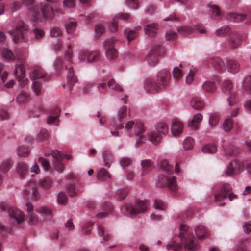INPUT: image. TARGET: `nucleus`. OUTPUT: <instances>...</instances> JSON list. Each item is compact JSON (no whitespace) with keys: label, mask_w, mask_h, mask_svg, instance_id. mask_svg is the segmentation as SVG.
<instances>
[{"label":"nucleus","mask_w":251,"mask_h":251,"mask_svg":"<svg viewBox=\"0 0 251 251\" xmlns=\"http://www.w3.org/2000/svg\"><path fill=\"white\" fill-rule=\"evenodd\" d=\"M54 14V9L48 4L36 5L29 10V15L33 22L38 21L42 17L51 19Z\"/></svg>","instance_id":"nucleus-1"},{"label":"nucleus","mask_w":251,"mask_h":251,"mask_svg":"<svg viewBox=\"0 0 251 251\" xmlns=\"http://www.w3.org/2000/svg\"><path fill=\"white\" fill-rule=\"evenodd\" d=\"M179 237L181 243L188 249L193 251L196 249L197 240L185 225L182 224L180 226Z\"/></svg>","instance_id":"nucleus-2"},{"label":"nucleus","mask_w":251,"mask_h":251,"mask_svg":"<svg viewBox=\"0 0 251 251\" xmlns=\"http://www.w3.org/2000/svg\"><path fill=\"white\" fill-rule=\"evenodd\" d=\"M148 205L149 201L147 200L144 201L137 200L135 205L126 203L122 206L121 210L125 214L136 215L139 213L145 212Z\"/></svg>","instance_id":"nucleus-3"},{"label":"nucleus","mask_w":251,"mask_h":251,"mask_svg":"<svg viewBox=\"0 0 251 251\" xmlns=\"http://www.w3.org/2000/svg\"><path fill=\"white\" fill-rule=\"evenodd\" d=\"M29 26L24 22L20 21L16 25L14 30L8 31V33L13 36L14 43L26 41V32L28 30Z\"/></svg>","instance_id":"nucleus-4"},{"label":"nucleus","mask_w":251,"mask_h":251,"mask_svg":"<svg viewBox=\"0 0 251 251\" xmlns=\"http://www.w3.org/2000/svg\"><path fill=\"white\" fill-rule=\"evenodd\" d=\"M30 76V78L33 81L32 84L33 91L38 95L39 94L42 88L39 80H44L46 76V74L41 67L36 66L33 68Z\"/></svg>","instance_id":"nucleus-5"},{"label":"nucleus","mask_w":251,"mask_h":251,"mask_svg":"<svg viewBox=\"0 0 251 251\" xmlns=\"http://www.w3.org/2000/svg\"><path fill=\"white\" fill-rule=\"evenodd\" d=\"M134 126V129L137 136L136 147H139L146 141V137L143 134L145 132V129L143 123H137L135 125L133 121H129L126 123L125 128L126 130L129 131Z\"/></svg>","instance_id":"nucleus-6"},{"label":"nucleus","mask_w":251,"mask_h":251,"mask_svg":"<svg viewBox=\"0 0 251 251\" xmlns=\"http://www.w3.org/2000/svg\"><path fill=\"white\" fill-rule=\"evenodd\" d=\"M156 129L157 131H151L148 133L149 140L154 145H157L161 140L162 136L160 133L163 134H167L169 127L166 123L161 122L157 124Z\"/></svg>","instance_id":"nucleus-7"},{"label":"nucleus","mask_w":251,"mask_h":251,"mask_svg":"<svg viewBox=\"0 0 251 251\" xmlns=\"http://www.w3.org/2000/svg\"><path fill=\"white\" fill-rule=\"evenodd\" d=\"M222 90L224 93L229 95L227 98L229 106L235 105L238 101V99L232 81L230 80H225L222 84Z\"/></svg>","instance_id":"nucleus-8"},{"label":"nucleus","mask_w":251,"mask_h":251,"mask_svg":"<svg viewBox=\"0 0 251 251\" xmlns=\"http://www.w3.org/2000/svg\"><path fill=\"white\" fill-rule=\"evenodd\" d=\"M157 185L161 188L166 187L172 191H175L177 189L175 176L170 178L163 175H160L158 176Z\"/></svg>","instance_id":"nucleus-9"},{"label":"nucleus","mask_w":251,"mask_h":251,"mask_svg":"<svg viewBox=\"0 0 251 251\" xmlns=\"http://www.w3.org/2000/svg\"><path fill=\"white\" fill-rule=\"evenodd\" d=\"M164 52L165 50L163 46L158 45L154 47L147 56V60L148 64L151 66L155 65L158 61L159 56L163 55Z\"/></svg>","instance_id":"nucleus-10"},{"label":"nucleus","mask_w":251,"mask_h":251,"mask_svg":"<svg viewBox=\"0 0 251 251\" xmlns=\"http://www.w3.org/2000/svg\"><path fill=\"white\" fill-rule=\"evenodd\" d=\"M97 87L98 92L102 95H104L107 91L108 88L112 89L116 91H122V87L114 79L109 80L107 83L105 82H100L97 83Z\"/></svg>","instance_id":"nucleus-11"},{"label":"nucleus","mask_w":251,"mask_h":251,"mask_svg":"<svg viewBox=\"0 0 251 251\" xmlns=\"http://www.w3.org/2000/svg\"><path fill=\"white\" fill-rule=\"evenodd\" d=\"M100 56L98 50L90 51L84 49L80 51L79 58L81 61H87L88 62H93L98 61Z\"/></svg>","instance_id":"nucleus-12"},{"label":"nucleus","mask_w":251,"mask_h":251,"mask_svg":"<svg viewBox=\"0 0 251 251\" xmlns=\"http://www.w3.org/2000/svg\"><path fill=\"white\" fill-rule=\"evenodd\" d=\"M117 41L115 37L106 40L105 42V47L106 49V55L107 58L112 60L117 56V51L115 49L114 43Z\"/></svg>","instance_id":"nucleus-13"},{"label":"nucleus","mask_w":251,"mask_h":251,"mask_svg":"<svg viewBox=\"0 0 251 251\" xmlns=\"http://www.w3.org/2000/svg\"><path fill=\"white\" fill-rule=\"evenodd\" d=\"M170 78L171 75L169 72L166 69H163L157 73L156 80L162 89L165 88L169 85Z\"/></svg>","instance_id":"nucleus-14"},{"label":"nucleus","mask_w":251,"mask_h":251,"mask_svg":"<svg viewBox=\"0 0 251 251\" xmlns=\"http://www.w3.org/2000/svg\"><path fill=\"white\" fill-rule=\"evenodd\" d=\"M195 30H197L201 34L206 33L204 26L201 24L197 25L195 28H192L189 26H184L177 29L178 32L183 35H187L193 33Z\"/></svg>","instance_id":"nucleus-15"},{"label":"nucleus","mask_w":251,"mask_h":251,"mask_svg":"<svg viewBox=\"0 0 251 251\" xmlns=\"http://www.w3.org/2000/svg\"><path fill=\"white\" fill-rule=\"evenodd\" d=\"M50 154H51L54 158V166L55 169L60 173L62 172L64 170V167L61 163V161L62 160L63 157L60 152L58 151L55 150L52 151L50 154H45L46 156H49Z\"/></svg>","instance_id":"nucleus-16"},{"label":"nucleus","mask_w":251,"mask_h":251,"mask_svg":"<svg viewBox=\"0 0 251 251\" xmlns=\"http://www.w3.org/2000/svg\"><path fill=\"white\" fill-rule=\"evenodd\" d=\"M242 42V36L237 33L232 32L230 34L228 38V45L231 49L238 48Z\"/></svg>","instance_id":"nucleus-17"},{"label":"nucleus","mask_w":251,"mask_h":251,"mask_svg":"<svg viewBox=\"0 0 251 251\" xmlns=\"http://www.w3.org/2000/svg\"><path fill=\"white\" fill-rule=\"evenodd\" d=\"M15 76L18 79L20 85L23 87L27 83V79L25 78V71L22 65L16 66L14 71Z\"/></svg>","instance_id":"nucleus-18"},{"label":"nucleus","mask_w":251,"mask_h":251,"mask_svg":"<svg viewBox=\"0 0 251 251\" xmlns=\"http://www.w3.org/2000/svg\"><path fill=\"white\" fill-rule=\"evenodd\" d=\"M144 87L148 92L152 93L157 92L161 89L156 80L151 78L145 81Z\"/></svg>","instance_id":"nucleus-19"},{"label":"nucleus","mask_w":251,"mask_h":251,"mask_svg":"<svg viewBox=\"0 0 251 251\" xmlns=\"http://www.w3.org/2000/svg\"><path fill=\"white\" fill-rule=\"evenodd\" d=\"M8 213L10 218L15 220L18 224L21 223L24 220V213L15 207L8 208Z\"/></svg>","instance_id":"nucleus-20"},{"label":"nucleus","mask_w":251,"mask_h":251,"mask_svg":"<svg viewBox=\"0 0 251 251\" xmlns=\"http://www.w3.org/2000/svg\"><path fill=\"white\" fill-rule=\"evenodd\" d=\"M207 63L211 64L219 72H222L225 70V63L219 57H213L208 59Z\"/></svg>","instance_id":"nucleus-21"},{"label":"nucleus","mask_w":251,"mask_h":251,"mask_svg":"<svg viewBox=\"0 0 251 251\" xmlns=\"http://www.w3.org/2000/svg\"><path fill=\"white\" fill-rule=\"evenodd\" d=\"M66 69H68L67 77V83L69 86L70 90L72 91L73 85L78 82V78L74 73L72 66L68 67L66 65Z\"/></svg>","instance_id":"nucleus-22"},{"label":"nucleus","mask_w":251,"mask_h":251,"mask_svg":"<svg viewBox=\"0 0 251 251\" xmlns=\"http://www.w3.org/2000/svg\"><path fill=\"white\" fill-rule=\"evenodd\" d=\"M232 190L231 186L228 184H224L221 188L220 193L215 195V201H219L227 197V194Z\"/></svg>","instance_id":"nucleus-23"},{"label":"nucleus","mask_w":251,"mask_h":251,"mask_svg":"<svg viewBox=\"0 0 251 251\" xmlns=\"http://www.w3.org/2000/svg\"><path fill=\"white\" fill-rule=\"evenodd\" d=\"M129 18V15L128 13H119L113 19L112 21L110 22L109 25V28L111 32H115L118 30V24L116 21V19L119 18L123 20H127Z\"/></svg>","instance_id":"nucleus-24"},{"label":"nucleus","mask_w":251,"mask_h":251,"mask_svg":"<svg viewBox=\"0 0 251 251\" xmlns=\"http://www.w3.org/2000/svg\"><path fill=\"white\" fill-rule=\"evenodd\" d=\"M226 67L228 72L235 74L239 71L240 65L238 61L234 59H228L226 61Z\"/></svg>","instance_id":"nucleus-25"},{"label":"nucleus","mask_w":251,"mask_h":251,"mask_svg":"<svg viewBox=\"0 0 251 251\" xmlns=\"http://www.w3.org/2000/svg\"><path fill=\"white\" fill-rule=\"evenodd\" d=\"M27 207V211L28 213L27 215V218L28 219V222L30 224H35L38 222V217L37 215L33 213L32 211L33 210V207L30 202H27L26 204Z\"/></svg>","instance_id":"nucleus-26"},{"label":"nucleus","mask_w":251,"mask_h":251,"mask_svg":"<svg viewBox=\"0 0 251 251\" xmlns=\"http://www.w3.org/2000/svg\"><path fill=\"white\" fill-rule=\"evenodd\" d=\"M228 18L230 21L236 22L242 21L245 19L251 20V14L245 15L243 14L231 13L228 15Z\"/></svg>","instance_id":"nucleus-27"},{"label":"nucleus","mask_w":251,"mask_h":251,"mask_svg":"<svg viewBox=\"0 0 251 251\" xmlns=\"http://www.w3.org/2000/svg\"><path fill=\"white\" fill-rule=\"evenodd\" d=\"M183 124L178 121H174L171 126V132L172 134L176 136L182 133L183 129Z\"/></svg>","instance_id":"nucleus-28"},{"label":"nucleus","mask_w":251,"mask_h":251,"mask_svg":"<svg viewBox=\"0 0 251 251\" xmlns=\"http://www.w3.org/2000/svg\"><path fill=\"white\" fill-rule=\"evenodd\" d=\"M202 120V115L200 113H197L194 116L192 120L188 122V126L192 129H197Z\"/></svg>","instance_id":"nucleus-29"},{"label":"nucleus","mask_w":251,"mask_h":251,"mask_svg":"<svg viewBox=\"0 0 251 251\" xmlns=\"http://www.w3.org/2000/svg\"><path fill=\"white\" fill-rule=\"evenodd\" d=\"M32 192V197L35 200L39 198L40 195L36 187L32 186V184H30L26 189L24 190L23 194L25 198H27L28 194Z\"/></svg>","instance_id":"nucleus-30"},{"label":"nucleus","mask_w":251,"mask_h":251,"mask_svg":"<svg viewBox=\"0 0 251 251\" xmlns=\"http://www.w3.org/2000/svg\"><path fill=\"white\" fill-rule=\"evenodd\" d=\"M28 171L27 165L24 162H19L16 166V171L21 177H23Z\"/></svg>","instance_id":"nucleus-31"},{"label":"nucleus","mask_w":251,"mask_h":251,"mask_svg":"<svg viewBox=\"0 0 251 251\" xmlns=\"http://www.w3.org/2000/svg\"><path fill=\"white\" fill-rule=\"evenodd\" d=\"M158 28V25L155 23L149 24L144 29L145 32L149 36L153 37L156 35Z\"/></svg>","instance_id":"nucleus-32"},{"label":"nucleus","mask_w":251,"mask_h":251,"mask_svg":"<svg viewBox=\"0 0 251 251\" xmlns=\"http://www.w3.org/2000/svg\"><path fill=\"white\" fill-rule=\"evenodd\" d=\"M191 106L195 109L200 110L203 108L204 104L203 100L200 97H193L190 101Z\"/></svg>","instance_id":"nucleus-33"},{"label":"nucleus","mask_w":251,"mask_h":251,"mask_svg":"<svg viewBox=\"0 0 251 251\" xmlns=\"http://www.w3.org/2000/svg\"><path fill=\"white\" fill-rule=\"evenodd\" d=\"M60 110L58 108H55L52 113V115L48 117L47 119V123L49 124H56L58 122V117L59 116Z\"/></svg>","instance_id":"nucleus-34"},{"label":"nucleus","mask_w":251,"mask_h":251,"mask_svg":"<svg viewBox=\"0 0 251 251\" xmlns=\"http://www.w3.org/2000/svg\"><path fill=\"white\" fill-rule=\"evenodd\" d=\"M12 164V161L10 159L3 160L0 165V171L3 173L7 172L11 168Z\"/></svg>","instance_id":"nucleus-35"},{"label":"nucleus","mask_w":251,"mask_h":251,"mask_svg":"<svg viewBox=\"0 0 251 251\" xmlns=\"http://www.w3.org/2000/svg\"><path fill=\"white\" fill-rule=\"evenodd\" d=\"M113 127L114 129H111L110 133L112 136L114 137H118L119 136V130L122 129L124 128V124L123 123H117L116 121H114L113 123Z\"/></svg>","instance_id":"nucleus-36"},{"label":"nucleus","mask_w":251,"mask_h":251,"mask_svg":"<svg viewBox=\"0 0 251 251\" xmlns=\"http://www.w3.org/2000/svg\"><path fill=\"white\" fill-rule=\"evenodd\" d=\"M103 160L105 166L109 167L110 166V163L112 159V156L111 151H104L102 154Z\"/></svg>","instance_id":"nucleus-37"},{"label":"nucleus","mask_w":251,"mask_h":251,"mask_svg":"<svg viewBox=\"0 0 251 251\" xmlns=\"http://www.w3.org/2000/svg\"><path fill=\"white\" fill-rule=\"evenodd\" d=\"M52 184V180L49 177H46L44 179H40L39 181V185L44 189H50L51 187Z\"/></svg>","instance_id":"nucleus-38"},{"label":"nucleus","mask_w":251,"mask_h":251,"mask_svg":"<svg viewBox=\"0 0 251 251\" xmlns=\"http://www.w3.org/2000/svg\"><path fill=\"white\" fill-rule=\"evenodd\" d=\"M76 23L74 19H70L68 20L65 25L66 31L68 33L73 32L75 29Z\"/></svg>","instance_id":"nucleus-39"},{"label":"nucleus","mask_w":251,"mask_h":251,"mask_svg":"<svg viewBox=\"0 0 251 251\" xmlns=\"http://www.w3.org/2000/svg\"><path fill=\"white\" fill-rule=\"evenodd\" d=\"M111 177V175L104 168L101 169L98 173L97 178L99 180L103 181Z\"/></svg>","instance_id":"nucleus-40"},{"label":"nucleus","mask_w":251,"mask_h":251,"mask_svg":"<svg viewBox=\"0 0 251 251\" xmlns=\"http://www.w3.org/2000/svg\"><path fill=\"white\" fill-rule=\"evenodd\" d=\"M161 168L168 174H171L173 173V167L169 164L168 161L167 160L165 159L162 161L161 163Z\"/></svg>","instance_id":"nucleus-41"},{"label":"nucleus","mask_w":251,"mask_h":251,"mask_svg":"<svg viewBox=\"0 0 251 251\" xmlns=\"http://www.w3.org/2000/svg\"><path fill=\"white\" fill-rule=\"evenodd\" d=\"M196 234L199 239H202L207 234V230L205 227L202 225L198 226L195 230Z\"/></svg>","instance_id":"nucleus-42"},{"label":"nucleus","mask_w":251,"mask_h":251,"mask_svg":"<svg viewBox=\"0 0 251 251\" xmlns=\"http://www.w3.org/2000/svg\"><path fill=\"white\" fill-rule=\"evenodd\" d=\"M35 211L42 214L43 216L45 217H50L52 215V211L51 210L46 206H43L37 208L35 209Z\"/></svg>","instance_id":"nucleus-43"},{"label":"nucleus","mask_w":251,"mask_h":251,"mask_svg":"<svg viewBox=\"0 0 251 251\" xmlns=\"http://www.w3.org/2000/svg\"><path fill=\"white\" fill-rule=\"evenodd\" d=\"M30 99L29 94L24 91H22L17 97V100L20 103H25Z\"/></svg>","instance_id":"nucleus-44"},{"label":"nucleus","mask_w":251,"mask_h":251,"mask_svg":"<svg viewBox=\"0 0 251 251\" xmlns=\"http://www.w3.org/2000/svg\"><path fill=\"white\" fill-rule=\"evenodd\" d=\"M233 128V121L230 118H227L224 122L223 128L226 132L230 131Z\"/></svg>","instance_id":"nucleus-45"},{"label":"nucleus","mask_w":251,"mask_h":251,"mask_svg":"<svg viewBox=\"0 0 251 251\" xmlns=\"http://www.w3.org/2000/svg\"><path fill=\"white\" fill-rule=\"evenodd\" d=\"M208 7L210 8L209 12L212 16L219 19L221 16V11L219 8L215 5H208Z\"/></svg>","instance_id":"nucleus-46"},{"label":"nucleus","mask_w":251,"mask_h":251,"mask_svg":"<svg viewBox=\"0 0 251 251\" xmlns=\"http://www.w3.org/2000/svg\"><path fill=\"white\" fill-rule=\"evenodd\" d=\"M243 87L245 91L251 93V76H248L244 79Z\"/></svg>","instance_id":"nucleus-47"},{"label":"nucleus","mask_w":251,"mask_h":251,"mask_svg":"<svg viewBox=\"0 0 251 251\" xmlns=\"http://www.w3.org/2000/svg\"><path fill=\"white\" fill-rule=\"evenodd\" d=\"M141 166L143 169V173L151 171L152 168V162L149 159L143 160L141 162Z\"/></svg>","instance_id":"nucleus-48"},{"label":"nucleus","mask_w":251,"mask_h":251,"mask_svg":"<svg viewBox=\"0 0 251 251\" xmlns=\"http://www.w3.org/2000/svg\"><path fill=\"white\" fill-rule=\"evenodd\" d=\"M202 151L204 153H214L217 151V149L214 144H208L202 148Z\"/></svg>","instance_id":"nucleus-49"},{"label":"nucleus","mask_w":251,"mask_h":251,"mask_svg":"<svg viewBox=\"0 0 251 251\" xmlns=\"http://www.w3.org/2000/svg\"><path fill=\"white\" fill-rule=\"evenodd\" d=\"M194 144V139L191 137H188L183 142V148L185 150L191 149L193 147Z\"/></svg>","instance_id":"nucleus-50"},{"label":"nucleus","mask_w":251,"mask_h":251,"mask_svg":"<svg viewBox=\"0 0 251 251\" xmlns=\"http://www.w3.org/2000/svg\"><path fill=\"white\" fill-rule=\"evenodd\" d=\"M203 89L205 92H212L216 89L215 83L212 82H206L203 85Z\"/></svg>","instance_id":"nucleus-51"},{"label":"nucleus","mask_w":251,"mask_h":251,"mask_svg":"<svg viewBox=\"0 0 251 251\" xmlns=\"http://www.w3.org/2000/svg\"><path fill=\"white\" fill-rule=\"evenodd\" d=\"M98 233L99 235L103 237L104 241H107L110 239L109 235L105 231L104 228L102 226L100 225L98 226Z\"/></svg>","instance_id":"nucleus-52"},{"label":"nucleus","mask_w":251,"mask_h":251,"mask_svg":"<svg viewBox=\"0 0 251 251\" xmlns=\"http://www.w3.org/2000/svg\"><path fill=\"white\" fill-rule=\"evenodd\" d=\"M225 151L226 155L236 156L237 154L238 149L233 145H230L225 149Z\"/></svg>","instance_id":"nucleus-53"},{"label":"nucleus","mask_w":251,"mask_h":251,"mask_svg":"<svg viewBox=\"0 0 251 251\" xmlns=\"http://www.w3.org/2000/svg\"><path fill=\"white\" fill-rule=\"evenodd\" d=\"M125 35L129 42L134 39L137 36V33L134 30L126 29L125 31Z\"/></svg>","instance_id":"nucleus-54"},{"label":"nucleus","mask_w":251,"mask_h":251,"mask_svg":"<svg viewBox=\"0 0 251 251\" xmlns=\"http://www.w3.org/2000/svg\"><path fill=\"white\" fill-rule=\"evenodd\" d=\"M66 191L70 197L77 195V192L75 190V186L74 183L68 184L66 186Z\"/></svg>","instance_id":"nucleus-55"},{"label":"nucleus","mask_w":251,"mask_h":251,"mask_svg":"<svg viewBox=\"0 0 251 251\" xmlns=\"http://www.w3.org/2000/svg\"><path fill=\"white\" fill-rule=\"evenodd\" d=\"M230 31V28L228 26H225L217 29L215 34L218 36H223L227 34Z\"/></svg>","instance_id":"nucleus-56"},{"label":"nucleus","mask_w":251,"mask_h":251,"mask_svg":"<svg viewBox=\"0 0 251 251\" xmlns=\"http://www.w3.org/2000/svg\"><path fill=\"white\" fill-rule=\"evenodd\" d=\"M219 118V117L218 114H211L209 120V123L210 126L212 127L215 126L218 122Z\"/></svg>","instance_id":"nucleus-57"},{"label":"nucleus","mask_w":251,"mask_h":251,"mask_svg":"<svg viewBox=\"0 0 251 251\" xmlns=\"http://www.w3.org/2000/svg\"><path fill=\"white\" fill-rule=\"evenodd\" d=\"M29 154L28 148L25 146H21L18 149V155L21 157H26Z\"/></svg>","instance_id":"nucleus-58"},{"label":"nucleus","mask_w":251,"mask_h":251,"mask_svg":"<svg viewBox=\"0 0 251 251\" xmlns=\"http://www.w3.org/2000/svg\"><path fill=\"white\" fill-rule=\"evenodd\" d=\"M4 66L2 64L0 63V76L1 77L2 83H5L8 75V73L6 71L4 70Z\"/></svg>","instance_id":"nucleus-59"},{"label":"nucleus","mask_w":251,"mask_h":251,"mask_svg":"<svg viewBox=\"0 0 251 251\" xmlns=\"http://www.w3.org/2000/svg\"><path fill=\"white\" fill-rule=\"evenodd\" d=\"M127 115V108L126 106H122L121 107L118 112V118L121 121L122 119H124L126 117Z\"/></svg>","instance_id":"nucleus-60"},{"label":"nucleus","mask_w":251,"mask_h":251,"mask_svg":"<svg viewBox=\"0 0 251 251\" xmlns=\"http://www.w3.org/2000/svg\"><path fill=\"white\" fill-rule=\"evenodd\" d=\"M173 75L174 79L176 80L179 79L183 75L181 70L177 67L174 68L173 71Z\"/></svg>","instance_id":"nucleus-61"},{"label":"nucleus","mask_w":251,"mask_h":251,"mask_svg":"<svg viewBox=\"0 0 251 251\" xmlns=\"http://www.w3.org/2000/svg\"><path fill=\"white\" fill-rule=\"evenodd\" d=\"M49 137V133L47 129H41L40 133L38 135V139L39 140H44L48 139Z\"/></svg>","instance_id":"nucleus-62"},{"label":"nucleus","mask_w":251,"mask_h":251,"mask_svg":"<svg viewBox=\"0 0 251 251\" xmlns=\"http://www.w3.org/2000/svg\"><path fill=\"white\" fill-rule=\"evenodd\" d=\"M33 34L35 39L40 40L44 36V32L43 30L36 28L33 30Z\"/></svg>","instance_id":"nucleus-63"},{"label":"nucleus","mask_w":251,"mask_h":251,"mask_svg":"<svg viewBox=\"0 0 251 251\" xmlns=\"http://www.w3.org/2000/svg\"><path fill=\"white\" fill-rule=\"evenodd\" d=\"M58 201L60 204H65L67 203L68 198L64 192H60L58 195Z\"/></svg>","instance_id":"nucleus-64"}]
</instances>
